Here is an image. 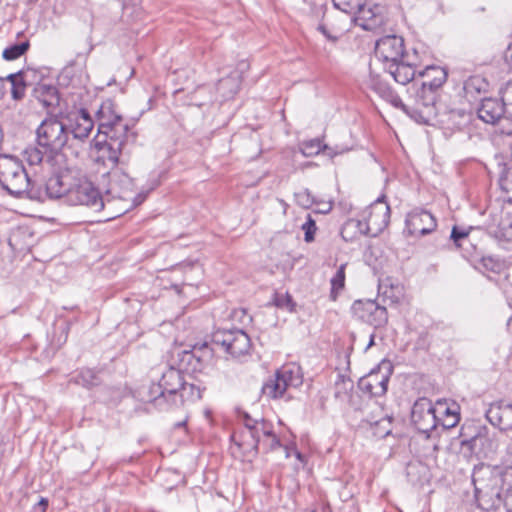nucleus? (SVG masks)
<instances>
[{
	"label": "nucleus",
	"mask_w": 512,
	"mask_h": 512,
	"mask_svg": "<svg viewBox=\"0 0 512 512\" xmlns=\"http://www.w3.org/2000/svg\"><path fill=\"white\" fill-rule=\"evenodd\" d=\"M36 144L37 146L25 150L28 163H52L65 147L71 145L65 118L56 115L44 118L36 129Z\"/></svg>",
	"instance_id": "nucleus-1"
},
{
	"label": "nucleus",
	"mask_w": 512,
	"mask_h": 512,
	"mask_svg": "<svg viewBox=\"0 0 512 512\" xmlns=\"http://www.w3.org/2000/svg\"><path fill=\"white\" fill-rule=\"evenodd\" d=\"M98 119V132L106 137V145L110 151L109 159L116 162L118 155L127 152L129 144L135 142L136 135L129 131V125L117 114L114 103L110 100L101 105Z\"/></svg>",
	"instance_id": "nucleus-2"
},
{
	"label": "nucleus",
	"mask_w": 512,
	"mask_h": 512,
	"mask_svg": "<svg viewBox=\"0 0 512 512\" xmlns=\"http://www.w3.org/2000/svg\"><path fill=\"white\" fill-rule=\"evenodd\" d=\"M505 480L506 473L500 467L481 465L475 468L473 483L479 508L484 511H495L502 506Z\"/></svg>",
	"instance_id": "nucleus-3"
},
{
	"label": "nucleus",
	"mask_w": 512,
	"mask_h": 512,
	"mask_svg": "<svg viewBox=\"0 0 512 512\" xmlns=\"http://www.w3.org/2000/svg\"><path fill=\"white\" fill-rule=\"evenodd\" d=\"M0 184L9 194L21 196L29 191L31 180L21 161L13 156L1 155Z\"/></svg>",
	"instance_id": "nucleus-4"
},
{
	"label": "nucleus",
	"mask_w": 512,
	"mask_h": 512,
	"mask_svg": "<svg viewBox=\"0 0 512 512\" xmlns=\"http://www.w3.org/2000/svg\"><path fill=\"white\" fill-rule=\"evenodd\" d=\"M363 220L348 219L346 230L354 227L364 229L369 236H376L380 233L389 223L390 207L384 201V196L378 198L370 207L364 212Z\"/></svg>",
	"instance_id": "nucleus-5"
},
{
	"label": "nucleus",
	"mask_w": 512,
	"mask_h": 512,
	"mask_svg": "<svg viewBox=\"0 0 512 512\" xmlns=\"http://www.w3.org/2000/svg\"><path fill=\"white\" fill-rule=\"evenodd\" d=\"M303 383L301 368L296 364L282 366L274 378L267 380L262 386V393L269 398H280L289 387H299Z\"/></svg>",
	"instance_id": "nucleus-6"
},
{
	"label": "nucleus",
	"mask_w": 512,
	"mask_h": 512,
	"mask_svg": "<svg viewBox=\"0 0 512 512\" xmlns=\"http://www.w3.org/2000/svg\"><path fill=\"white\" fill-rule=\"evenodd\" d=\"M212 344L235 358L248 354L251 348L250 337L241 329H218L212 334Z\"/></svg>",
	"instance_id": "nucleus-7"
},
{
	"label": "nucleus",
	"mask_w": 512,
	"mask_h": 512,
	"mask_svg": "<svg viewBox=\"0 0 512 512\" xmlns=\"http://www.w3.org/2000/svg\"><path fill=\"white\" fill-rule=\"evenodd\" d=\"M66 203L69 205H84L95 212L104 208V200L97 188L87 180H81L70 187Z\"/></svg>",
	"instance_id": "nucleus-8"
},
{
	"label": "nucleus",
	"mask_w": 512,
	"mask_h": 512,
	"mask_svg": "<svg viewBox=\"0 0 512 512\" xmlns=\"http://www.w3.org/2000/svg\"><path fill=\"white\" fill-rule=\"evenodd\" d=\"M437 410L432 401L422 397L415 401L411 411V421L423 434H429L438 424Z\"/></svg>",
	"instance_id": "nucleus-9"
},
{
	"label": "nucleus",
	"mask_w": 512,
	"mask_h": 512,
	"mask_svg": "<svg viewBox=\"0 0 512 512\" xmlns=\"http://www.w3.org/2000/svg\"><path fill=\"white\" fill-rule=\"evenodd\" d=\"M375 58L382 62L384 67L406 58L404 52V39L397 35H387L376 41Z\"/></svg>",
	"instance_id": "nucleus-10"
},
{
	"label": "nucleus",
	"mask_w": 512,
	"mask_h": 512,
	"mask_svg": "<svg viewBox=\"0 0 512 512\" xmlns=\"http://www.w3.org/2000/svg\"><path fill=\"white\" fill-rule=\"evenodd\" d=\"M352 311L358 319L373 326L375 329L384 327L388 322L386 308L373 300L355 301Z\"/></svg>",
	"instance_id": "nucleus-11"
},
{
	"label": "nucleus",
	"mask_w": 512,
	"mask_h": 512,
	"mask_svg": "<svg viewBox=\"0 0 512 512\" xmlns=\"http://www.w3.org/2000/svg\"><path fill=\"white\" fill-rule=\"evenodd\" d=\"M67 125V134L70 138L69 147L74 145V142H83L87 139L93 130L94 122L89 113L81 109L80 111L63 116Z\"/></svg>",
	"instance_id": "nucleus-12"
},
{
	"label": "nucleus",
	"mask_w": 512,
	"mask_h": 512,
	"mask_svg": "<svg viewBox=\"0 0 512 512\" xmlns=\"http://www.w3.org/2000/svg\"><path fill=\"white\" fill-rule=\"evenodd\" d=\"M391 373V365L383 363L377 371H371L367 376L360 379L359 388L371 396H383L387 392Z\"/></svg>",
	"instance_id": "nucleus-13"
},
{
	"label": "nucleus",
	"mask_w": 512,
	"mask_h": 512,
	"mask_svg": "<svg viewBox=\"0 0 512 512\" xmlns=\"http://www.w3.org/2000/svg\"><path fill=\"white\" fill-rule=\"evenodd\" d=\"M108 188L106 193L113 198L130 200L134 191V181L124 170L120 168L112 169L108 173Z\"/></svg>",
	"instance_id": "nucleus-14"
},
{
	"label": "nucleus",
	"mask_w": 512,
	"mask_h": 512,
	"mask_svg": "<svg viewBox=\"0 0 512 512\" xmlns=\"http://www.w3.org/2000/svg\"><path fill=\"white\" fill-rule=\"evenodd\" d=\"M406 230L411 236H423L431 233L437 226L434 216L426 211L415 209L405 220Z\"/></svg>",
	"instance_id": "nucleus-15"
},
{
	"label": "nucleus",
	"mask_w": 512,
	"mask_h": 512,
	"mask_svg": "<svg viewBox=\"0 0 512 512\" xmlns=\"http://www.w3.org/2000/svg\"><path fill=\"white\" fill-rule=\"evenodd\" d=\"M487 420L501 431H512V404L503 401L492 403L486 411Z\"/></svg>",
	"instance_id": "nucleus-16"
},
{
	"label": "nucleus",
	"mask_w": 512,
	"mask_h": 512,
	"mask_svg": "<svg viewBox=\"0 0 512 512\" xmlns=\"http://www.w3.org/2000/svg\"><path fill=\"white\" fill-rule=\"evenodd\" d=\"M477 115L480 120L487 124L495 125L502 118H507V113L503 106L501 97L498 98H484L477 109Z\"/></svg>",
	"instance_id": "nucleus-17"
},
{
	"label": "nucleus",
	"mask_w": 512,
	"mask_h": 512,
	"mask_svg": "<svg viewBox=\"0 0 512 512\" xmlns=\"http://www.w3.org/2000/svg\"><path fill=\"white\" fill-rule=\"evenodd\" d=\"M271 424L261 418V423L256 425L252 430L243 431L241 433V441L237 445L242 448L245 452L258 453L259 446L261 444V438L265 434H269V428Z\"/></svg>",
	"instance_id": "nucleus-18"
},
{
	"label": "nucleus",
	"mask_w": 512,
	"mask_h": 512,
	"mask_svg": "<svg viewBox=\"0 0 512 512\" xmlns=\"http://www.w3.org/2000/svg\"><path fill=\"white\" fill-rule=\"evenodd\" d=\"M162 390L165 392L171 406H178V392L182 387L183 377L180 370L175 368L167 369L159 381Z\"/></svg>",
	"instance_id": "nucleus-19"
},
{
	"label": "nucleus",
	"mask_w": 512,
	"mask_h": 512,
	"mask_svg": "<svg viewBox=\"0 0 512 512\" xmlns=\"http://www.w3.org/2000/svg\"><path fill=\"white\" fill-rule=\"evenodd\" d=\"M380 10L381 8L379 6H375L374 9L367 7L363 1L361 7L356 9L354 14L358 15L357 19L360 21V26L364 30L373 31L384 24V17Z\"/></svg>",
	"instance_id": "nucleus-20"
},
{
	"label": "nucleus",
	"mask_w": 512,
	"mask_h": 512,
	"mask_svg": "<svg viewBox=\"0 0 512 512\" xmlns=\"http://www.w3.org/2000/svg\"><path fill=\"white\" fill-rule=\"evenodd\" d=\"M383 69L386 73L392 76L396 82L402 85L408 84L415 77V68L406 61L405 58L389 64L383 67Z\"/></svg>",
	"instance_id": "nucleus-21"
},
{
	"label": "nucleus",
	"mask_w": 512,
	"mask_h": 512,
	"mask_svg": "<svg viewBox=\"0 0 512 512\" xmlns=\"http://www.w3.org/2000/svg\"><path fill=\"white\" fill-rule=\"evenodd\" d=\"M69 177L64 175H52L45 184L46 194L51 199L64 198L67 200V193L70 191Z\"/></svg>",
	"instance_id": "nucleus-22"
},
{
	"label": "nucleus",
	"mask_w": 512,
	"mask_h": 512,
	"mask_svg": "<svg viewBox=\"0 0 512 512\" xmlns=\"http://www.w3.org/2000/svg\"><path fill=\"white\" fill-rule=\"evenodd\" d=\"M140 396L142 401L152 402L159 409L172 407L159 382L143 387Z\"/></svg>",
	"instance_id": "nucleus-23"
},
{
	"label": "nucleus",
	"mask_w": 512,
	"mask_h": 512,
	"mask_svg": "<svg viewBox=\"0 0 512 512\" xmlns=\"http://www.w3.org/2000/svg\"><path fill=\"white\" fill-rule=\"evenodd\" d=\"M424 80L422 84L439 90L447 80V72L438 66H429L420 74Z\"/></svg>",
	"instance_id": "nucleus-24"
},
{
	"label": "nucleus",
	"mask_w": 512,
	"mask_h": 512,
	"mask_svg": "<svg viewBox=\"0 0 512 512\" xmlns=\"http://www.w3.org/2000/svg\"><path fill=\"white\" fill-rule=\"evenodd\" d=\"M491 233L500 243H512V213L502 214L498 225Z\"/></svg>",
	"instance_id": "nucleus-25"
},
{
	"label": "nucleus",
	"mask_w": 512,
	"mask_h": 512,
	"mask_svg": "<svg viewBox=\"0 0 512 512\" xmlns=\"http://www.w3.org/2000/svg\"><path fill=\"white\" fill-rule=\"evenodd\" d=\"M301 150L302 153L305 156H313L319 154L321 151L330 157H334L337 154H340L343 152V150H336L332 147H329L328 145L322 144V141L319 138L311 139L302 142L301 144Z\"/></svg>",
	"instance_id": "nucleus-26"
},
{
	"label": "nucleus",
	"mask_w": 512,
	"mask_h": 512,
	"mask_svg": "<svg viewBox=\"0 0 512 512\" xmlns=\"http://www.w3.org/2000/svg\"><path fill=\"white\" fill-rule=\"evenodd\" d=\"M488 87L489 83L485 78L475 75L464 82L463 90L467 98L476 99L479 94L486 92Z\"/></svg>",
	"instance_id": "nucleus-27"
},
{
	"label": "nucleus",
	"mask_w": 512,
	"mask_h": 512,
	"mask_svg": "<svg viewBox=\"0 0 512 512\" xmlns=\"http://www.w3.org/2000/svg\"><path fill=\"white\" fill-rule=\"evenodd\" d=\"M37 99L46 108L55 107L59 104V95L56 87L51 85H39L35 89Z\"/></svg>",
	"instance_id": "nucleus-28"
},
{
	"label": "nucleus",
	"mask_w": 512,
	"mask_h": 512,
	"mask_svg": "<svg viewBox=\"0 0 512 512\" xmlns=\"http://www.w3.org/2000/svg\"><path fill=\"white\" fill-rule=\"evenodd\" d=\"M437 95V89L422 84L416 92V101L424 108L432 110L436 105Z\"/></svg>",
	"instance_id": "nucleus-29"
},
{
	"label": "nucleus",
	"mask_w": 512,
	"mask_h": 512,
	"mask_svg": "<svg viewBox=\"0 0 512 512\" xmlns=\"http://www.w3.org/2000/svg\"><path fill=\"white\" fill-rule=\"evenodd\" d=\"M368 86L382 98H388L389 96H392L391 88L386 83V81L382 79L380 74L374 72L372 63L370 64Z\"/></svg>",
	"instance_id": "nucleus-30"
},
{
	"label": "nucleus",
	"mask_w": 512,
	"mask_h": 512,
	"mask_svg": "<svg viewBox=\"0 0 512 512\" xmlns=\"http://www.w3.org/2000/svg\"><path fill=\"white\" fill-rule=\"evenodd\" d=\"M7 80L11 83V94L14 100H21L25 96L26 82L24 79V73L19 71L12 73L4 77V81Z\"/></svg>",
	"instance_id": "nucleus-31"
},
{
	"label": "nucleus",
	"mask_w": 512,
	"mask_h": 512,
	"mask_svg": "<svg viewBox=\"0 0 512 512\" xmlns=\"http://www.w3.org/2000/svg\"><path fill=\"white\" fill-rule=\"evenodd\" d=\"M201 398L202 389L199 386L183 381L182 387L178 392V405L184 404L185 402H195Z\"/></svg>",
	"instance_id": "nucleus-32"
},
{
	"label": "nucleus",
	"mask_w": 512,
	"mask_h": 512,
	"mask_svg": "<svg viewBox=\"0 0 512 512\" xmlns=\"http://www.w3.org/2000/svg\"><path fill=\"white\" fill-rule=\"evenodd\" d=\"M475 267L482 273L492 272L495 274H499L503 270L504 264L499 259H496L491 256H486L480 258L475 264Z\"/></svg>",
	"instance_id": "nucleus-33"
},
{
	"label": "nucleus",
	"mask_w": 512,
	"mask_h": 512,
	"mask_svg": "<svg viewBox=\"0 0 512 512\" xmlns=\"http://www.w3.org/2000/svg\"><path fill=\"white\" fill-rule=\"evenodd\" d=\"M30 47L28 40L13 44L4 49L2 56L7 61H13L24 55Z\"/></svg>",
	"instance_id": "nucleus-34"
},
{
	"label": "nucleus",
	"mask_w": 512,
	"mask_h": 512,
	"mask_svg": "<svg viewBox=\"0 0 512 512\" xmlns=\"http://www.w3.org/2000/svg\"><path fill=\"white\" fill-rule=\"evenodd\" d=\"M353 389V382L349 378H345L342 375L338 376V380L335 382V398L345 401L349 397V393Z\"/></svg>",
	"instance_id": "nucleus-35"
},
{
	"label": "nucleus",
	"mask_w": 512,
	"mask_h": 512,
	"mask_svg": "<svg viewBox=\"0 0 512 512\" xmlns=\"http://www.w3.org/2000/svg\"><path fill=\"white\" fill-rule=\"evenodd\" d=\"M328 8L327 0H311L309 2L308 15L312 20L320 22L324 19Z\"/></svg>",
	"instance_id": "nucleus-36"
},
{
	"label": "nucleus",
	"mask_w": 512,
	"mask_h": 512,
	"mask_svg": "<svg viewBox=\"0 0 512 512\" xmlns=\"http://www.w3.org/2000/svg\"><path fill=\"white\" fill-rule=\"evenodd\" d=\"M345 268L346 264H341L337 269L335 275L331 279V294L332 300H336L339 291L344 288L345 285Z\"/></svg>",
	"instance_id": "nucleus-37"
},
{
	"label": "nucleus",
	"mask_w": 512,
	"mask_h": 512,
	"mask_svg": "<svg viewBox=\"0 0 512 512\" xmlns=\"http://www.w3.org/2000/svg\"><path fill=\"white\" fill-rule=\"evenodd\" d=\"M402 290V287L399 285H391L389 288L383 284L379 286V293L384 300H390L391 303H397L401 299L403 296Z\"/></svg>",
	"instance_id": "nucleus-38"
},
{
	"label": "nucleus",
	"mask_w": 512,
	"mask_h": 512,
	"mask_svg": "<svg viewBox=\"0 0 512 512\" xmlns=\"http://www.w3.org/2000/svg\"><path fill=\"white\" fill-rule=\"evenodd\" d=\"M499 95L507 113V118H512V82H507L501 87Z\"/></svg>",
	"instance_id": "nucleus-39"
},
{
	"label": "nucleus",
	"mask_w": 512,
	"mask_h": 512,
	"mask_svg": "<svg viewBox=\"0 0 512 512\" xmlns=\"http://www.w3.org/2000/svg\"><path fill=\"white\" fill-rule=\"evenodd\" d=\"M196 357V362L200 365L202 369L203 365L209 362L213 356V350L209 347L207 343L202 344L201 346H195L193 348Z\"/></svg>",
	"instance_id": "nucleus-40"
},
{
	"label": "nucleus",
	"mask_w": 512,
	"mask_h": 512,
	"mask_svg": "<svg viewBox=\"0 0 512 512\" xmlns=\"http://www.w3.org/2000/svg\"><path fill=\"white\" fill-rule=\"evenodd\" d=\"M75 382L88 388L99 383L97 374L91 369L82 370L75 378Z\"/></svg>",
	"instance_id": "nucleus-41"
},
{
	"label": "nucleus",
	"mask_w": 512,
	"mask_h": 512,
	"mask_svg": "<svg viewBox=\"0 0 512 512\" xmlns=\"http://www.w3.org/2000/svg\"><path fill=\"white\" fill-rule=\"evenodd\" d=\"M194 350H183L180 354V364L185 369H191L192 371L201 370L200 365L196 362Z\"/></svg>",
	"instance_id": "nucleus-42"
},
{
	"label": "nucleus",
	"mask_w": 512,
	"mask_h": 512,
	"mask_svg": "<svg viewBox=\"0 0 512 512\" xmlns=\"http://www.w3.org/2000/svg\"><path fill=\"white\" fill-rule=\"evenodd\" d=\"M363 0H333L334 6L346 13H355L359 9Z\"/></svg>",
	"instance_id": "nucleus-43"
},
{
	"label": "nucleus",
	"mask_w": 512,
	"mask_h": 512,
	"mask_svg": "<svg viewBox=\"0 0 512 512\" xmlns=\"http://www.w3.org/2000/svg\"><path fill=\"white\" fill-rule=\"evenodd\" d=\"M301 229L304 231V240L307 243H311L315 239V233L317 226L315 220L310 214L307 215V220L302 224Z\"/></svg>",
	"instance_id": "nucleus-44"
},
{
	"label": "nucleus",
	"mask_w": 512,
	"mask_h": 512,
	"mask_svg": "<svg viewBox=\"0 0 512 512\" xmlns=\"http://www.w3.org/2000/svg\"><path fill=\"white\" fill-rule=\"evenodd\" d=\"M375 435L383 438L391 433V418L385 416L377 421H375Z\"/></svg>",
	"instance_id": "nucleus-45"
},
{
	"label": "nucleus",
	"mask_w": 512,
	"mask_h": 512,
	"mask_svg": "<svg viewBox=\"0 0 512 512\" xmlns=\"http://www.w3.org/2000/svg\"><path fill=\"white\" fill-rule=\"evenodd\" d=\"M294 196L296 203L305 209H309L315 203V199L308 189L299 191Z\"/></svg>",
	"instance_id": "nucleus-46"
},
{
	"label": "nucleus",
	"mask_w": 512,
	"mask_h": 512,
	"mask_svg": "<svg viewBox=\"0 0 512 512\" xmlns=\"http://www.w3.org/2000/svg\"><path fill=\"white\" fill-rule=\"evenodd\" d=\"M468 231L463 229V228H459L457 226H454L452 228V231H451V235H450V238L453 240V242L455 243V245L457 247H462V245L465 243V242H468Z\"/></svg>",
	"instance_id": "nucleus-47"
},
{
	"label": "nucleus",
	"mask_w": 512,
	"mask_h": 512,
	"mask_svg": "<svg viewBox=\"0 0 512 512\" xmlns=\"http://www.w3.org/2000/svg\"><path fill=\"white\" fill-rule=\"evenodd\" d=\"M261 444L263 447L268 450H275L278 447H280V440L278 437L274 434L272 430V426L269 428V434H265L263 440H261Z\"/></svg>",
	"instance_id": "nucleus-48"
},
{
	"label": "nucleus",
	"mask_w": 512,
	"mask_h": 512,
	"mask_svg": "<svg viewBox=\"0 0 512 512\" xmlns=\"http://www.w3.org/2000/svg\"><path fill=\"white\" fill-rule=\"evenodd\" d=\"M346 226H347V221L344 223V225L341 228V236L346 242L353 241L357 237V235H367L366 232L364 231V229H362L360 227H354V228H350L349 230H346L345 229Z\"/></svg>",
	"instance_id": "nucleus-49"
},
{
	"label": "nucleus",
	"mask_w": 512,
	"mask_h": 512,
	"mask_svg": "<svg viewBox=\"0 0 512 512\" xmlns=\"http://www.w3.org/2000/svg\"><path fill=\"white\" fill-rule=\"evenodd\" d=\"M275 305L279 308H286L289 311H293L294 302L289 294L277 295L275 298Z\"/></svg>",
	"instance_id": "nucleus-50"
},
{
	"label": "nucleus",
	"mask_w": 512,
	"mask_h": 512,
	"mask_svg": "<svg viewBox=\"0 0 512 512\" xmlns=\"http://www.w3.org/2000/svg\"><path fill=\"white\" fill-rule=\"evenodd\" d=\"M460 420L459 413H451L449 416L438 417V423H440L443 428L450 429L455 427Z\"/></svg>",
	"instance_id": "nucleus-51"
},
{
	"label": "nucleus",
	"mask_w": 512,
	"mask_h": 512,
	"mask_svg": "<svg viewBox=\"0 0 512 512\" xmlns=\"http://www.w3.org/2000/svg\"><path fill=\"white\" fill-rule=\"evenodd\" d=\"M487 440H488V438L486 435H482L481 433H478V434L472 436L470 439L462 440L461 445H469L472 448H475L477 446H483Z\"/></svg>",
	"instance_id": "nucleus-52"
},
{
	"label": "nucleus",
	"mask_w": 512,
	"mask_h": 512,
	"mask_svg": "<svg viewBox=\"0 0 512 512\" xmlns=\"http://www.w3.org/2000/svg\"><path fill=\"white\" fill-rule=\"evenodd\" d=\"M239 417L244 423L245 429L243 431L252 430L256 425L261 423V419L252 418L247 412H241Z\"/></svg>",
	"instance_id": "nucleus-53"
},
{
	"label": "nucleus",
	"mask_w": 512,
	"mask_h": 512,
	"mask_svg": "<svg viewBox=\"0 0 512 512\" xmlns=\"http://www.w3.org/2000/svg\"><path fill=\"white\" fill-rule=\"evenodd\" d=\"M502 506H504L506 512H512V485L502 495Z\"/></svg>",
	"instance_id": "nucleus-54"
},
{
	"label": "nucleus",
	"mask_w": 512,
	"mask_h": 512,
	"mask_svg": "<svg viewBox=\"0 0 512 512\" xmlns=\"http://www.w3.org/2000/svg\"><path fill=\"white\" fill-rule=\"evenodd\" d=\"M449 120H453L456 124H460V121H456L457 119H465L467 114L464 109H450L448 111Z\"/></svg>",
	"instance_id": "nucleus-55"
},
{
	"label": "nucleus",
	"mask_w": 512,
	"mask_h": 512,
	"mask_svg": "<svg viewBox=\"0 0 512 512\" xmlns=\"http://www.w3.org/2000/svg\"><path fill=\"white\" fill-rule=\"evenodd\" d=\"M499 184L502 190L509 192L512 190V178L508 179L507 177H501L499 179Z\"/></svg>",
	"instance_id": "nucleus-56"
},
{
	"label": "nucleus",
	"mask_w": 512,
	"mask_h": 512,
	"mask_svg": "<svg viewBox=\"0 0 512 512\" xmlns=\"http://www.w3.org/2000/svg\"><path fill=\"white\" fill-rule=\"evenodd\" d=\"M436 410H437V412H439L442 415V417L449 416L451 413H458L456 408L444 407L441 404H440L439 408Z\"/></svg>",
	"instance_id": "nucleus-57"
},
{
	"label": "nucleus",
	"mask_w": 512,
	"mask_h": 512,
	"mask_svg": "<svg viewBox=\"0 0 512 512\" xmlns=\"http://www.w3.org/2000/svg\"><path fill=\"white\" fill-rule=\"evenodd\" d=\"M387 101L391 102L393 106L395 107H401V108H404V104L402 103L401 99L395 95L393 92H392V96H389L388 98H385Z\"/></svg>",
	"instance_id": "nucleus-58"
},
{
	"label": "nucleus",
	"mask_w": 512,
	"mask_h": 512,
	"mask_svg": "<svg viewBox=\"0 0 512 512\" xmlns=\"http://www.w3.org/2000/svg\"><path fill=\"white\" fill-rule=\"evenodd\" d=\"M317 29H318V30H319V31H320V32H321V33H322V34H323L327 39H329V40H331V41H333V42L337 40V38H336V37L332 36V35L328 32V30L326 29V27H325L323 24L319 23V24H318Z\"/></svg>",
	"instance_id": "nucleus-59"
},
{
	"label": "nucleus",
	"mask_w": 512,
	"mask_h": 512,
	"mask_svg": "<svg viewBox=\"0 0 512 512\" xmlns=\"http://www.w3.org/2000/svg\"><path fill=\"white\" fill-rule=\"evenodd\" d=\"M332 209V203L331 202H323L321 203V207H319L316 212L317 213H328Z\"/></svg>",
	"instance_id": "nucleus-60"
},
{
	"label": "nucleus",
	"mask_w": 512,
	"mask_h": 512,
	"mask_svg": "<svg viewBox=\"0 0 512 512\" xmlns=\"http://www.w3.org/2000/svg\"><path fill=\"white\" fill-rule=\"evenodd\" d=\"M311 512H331V509L328 505L318 504Z\"/></svg>",
	"instance_id": "nucleus-61"
},
{
	"label": "nucleus",
	"mask_w": 512,
	"mask_h": 512,
	"mask_svg": "<svg viewBox=\"0 0 512 512\" xmlns=\"http://www.w3.org/2000/svg\"><path fill=\"white\" fill-rule=\"evenodd\" d=\"M505 60L507 63L512 65V43L508 46L505 52Z\"/></svg>",
	"instance_id": "nucleus-62"
},
{
	"label": "nucleus",
	"mask_w": 512,
	"mask_h": 512,
	"mask_svg": "<svg viewBox=\"0 0 512 512\" xmlns=\"http://www.w3.org/2000/svg\"><path fill=\"white\" fill-rule=\"evenodd\" d=\"M38 505L42 507L41 508V512H44L46 510L47 505H48V501L46 499L42 498L40 500V502L38 503Z\"/></svg>",
	"instance_id": "nucleus-63"
},
{
	"label": "nucleus",
	"mask_w": 512,
	"mask_h": 512,
	"mask_svg": "<svg viewBox=\"0 0 512 512\" xmlns=\"http://www.w3.org/2000/svg\"><path fill=\"white\" fill-rule=\"evenodd\" d=\"M3 88H4V77L0 76V99L4 95Z\"/></svg>",
	"instance_id": "nucleus-64"
}]
</instances>
